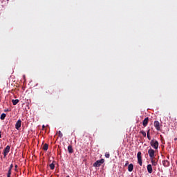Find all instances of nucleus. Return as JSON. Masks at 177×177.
Wrapping results in <instances>:
<instances>
[{"label":"nucleus","instance_id":"423d86ee","mask_svg":"<svg viewBox=\"0 0 177 177\" xmlns=\"http://www.w3.org/2000/svg\"><path fill=\"white\" fill-rule=\"evenodd\" d=\"M154 153H155L154 149H151V148H150V149L148 150V154H149L150 158H155V157H154Z\"/></svg>","mask_w":177,"mask_h":177},{"label":"nucleus","instance_id":"4468645a","mask_svg":"<svg viewBox=\"0 0 177 177\" xmlns=\"http://www.w3.org/2000/svg\"><path fill=\"white\" fill-rule=\"evenodd\" d=\"M12 102L13 106H16V104H17V103H19V100H12Z\"/></svg>","mask_w":177,"mask_h":177},{"label":"nucleus","instance_id":"6ab92c4d","mask_svg":"<svg viewBox=\"0 0 177 177\" xmlns=\"http://www.w3.org/2000/svg\"><path fill=\"white\" fill-rule=\"evenodd\" d=\"M140 133H142V136H144V138H146V131L142 130L140 131Z\"/></svg>","mask_w":177,"mask_h":177},{"label":"nucleus","instance_id":"c85d7f7f","mask_svg":"<svg viewBox=\"0 0 177 177\" xmlns=\"http://www.w3.org/2000/svg\"><path fill=\"white\" fill-rule=\"evenodd\" d=\"M174 140H177V138H175Z\"/></svg>","mask_w":177,"mask_h":177},{"label":"nucleus","instance_id":"7c9ffc66","mask_svg":"<svg viewBox=\"0 0 177 177\" xmlns=\"http://www.w3.org/2000/svg\"><path fill=\"white\" fill-rule=\"evenodd\" d=\"M5 111H8V110H6Z\"/></svg>","mask_w":177,"mask_h":177},{"label":"nucleus","instance_id":"9b49d317","mask_svg":"<svg viewBox=\"0 0 177 177\" xmlns=\"http://www.w3.org/2000/svg\"><path fill=\"white\" fill-rule=\"evenodd\" d=\"M155 158H150L151 159V162L152 164V165L153 167H156V165H157V162L156 161V160L154 159Z\"/></svg>","mask_w":177,"mask_h":177},{"label":"nucleus","instance_id":"a211bd4d","mask_svg":"<svg viewBox=\"0 0 177 177\" xmlns=\"http://www.w3.org/2000/svg\"><path fill=\"white\" fill-rule=\"evenodd\" d=\"M10 175H12V169H8L7 177H10Z\"/></svg>","mask_w":177,"mask_h":177},{"label":"nucleus","instance_id":"f03ea898","mask_svg":"<svg viewBox=\"0 0 177 177\" xmlns=\"http://www.w3.org/2000/svg\"><path fill=\"white\" fill-rule=\"evenodd\" d=\"M137 158H138V163L139 164V165H140V167H142V165H143V162L142 161V152L140 151L138 152Z\"/></svg>","mask_w":177,"mask_h":177},{"label":"nucleus","instance_id":"0eeeda50","mask_svg":"<svg viewBox=\"0 0 177 177\" xmlns=\"http://www.w3.org/2000/svg\"><path fill=\"white\" fill-rule=\"evenodd\" d=\"M21 127V120H19L18 121H17L15 124V128L16 129H17V131H19V129H20Z\"/></svg>","mask_w":177,"mask_h":177},{"label":"nucleus","instance_id":"ddd939ff","mask_svg":"<svg viewBox=\"0 0 177 177\" xmlns=\"http://www.w3.org/2000/svg\"><path fill=\"white\" fill-rule=\"evenodd\" d=\"M162 164H163L164 167H169V161H168L167 160H163Z\"/></svg>","mask_w":177,"mask_h":177},{"label":"nucleus","instance_id":"2eb2a0df","mask_svg":"<svg viewBox=\"0 0 177 177\" xmlns=\"http://www.w3.org/2000/svg\"><path fill=\"white\" fill-rule=\"evenodd\" d=\"M6 118V113H2L0 116L1 120H5Z\"/></svg>","mask_w":177,"mask_h":177},{"label":"nucleus","instance_id":"4be33fe9","mask_svg":"<svg viewBox=\"0 0 177 177\" xmlns=\"http://www.w3.org/2000/svg\"><path fill=\"white\" fill-rule=\"evenodd\" d=\"M149 140H151V136L150 135L147 136Z\"/></svg>","mask_w":177,"mask_h":177},{"label":"nucleus","instance_id":"dca6fc26","mask_svg":"<svg viewBox=\"0 0 177 177\" xmlns=\"http://www.w3.org/2000/svg\"><path fill=\"white\" fill-rule=\"evenodd\" d=\"M43 150H44V151H48V144H44L43 146Z\"/></svg>","mask_w":177,"mask_h":177},{"label":"nucleus","instance_id":"393cba45","mask_svg":"<svg viewBox=\"0 0 177 177\" xmlns=\"http://www.w3.org/2000/svg\"><path fill=\"white\" fill-rule=\"evenodd\" d=\"M149 135H150V129H149V130L147 131V136H149Z\"/></svg>","mask_w":177,"mask_h":177},{"label":"nucleus","instance_id":"1a4fd4ad","mask_svg":"<svg viewBox=\"0 0 177 177\" xmlns=\"http://www.w3.org/2000/svg\"><path fill=\"white\" fill-rule=\"evenodd\" d=\"M149 124V118H146L145 119H144V120L142 121V125L143 127H147V124Z\"/></svg>","mask_w":177,"mask_h":177},{"label":"nucleus","instance_id":"f8f14e48","mask_svg":"<svg viewBox=\"0 0 177 177\" xmlns=\"http://www.w3.org/2000/svg\"><path fill=\"white\" fill-rule=\"evenodd\" d=\"M128 171L129 172H132V171H133V164L131 163L130 165H129Z\"/></svg>","mask_w":177,"mask_h":177},{"label":"nucleus","instance_id":"f3484780","mask_svg":"<svg viewBox=\"0 0 177 177\" xmlns=\"http://www.w3.org/2000/svg\"><path fill=\"white\" fill-rule=\"evenodd\" d=\"M57 133H58L59 138H63V133L61 131H57Z\"/></svg>","mask_w":177,"mask_h":177},{"label":"nucleus","instance_id":"a878e982","mask_svg":"<svg viewBox=\"0 0 177 177\" xmlns=\"http://www.w3.org/2000/svg\"><path fill=\"white\" fill-rule=\"evenodd\" d=\"M128 164H129V162L126 161V163H125V165H124V167H127V165H128Z\"/></svg>","mask_w":177,"mask_h":177},{"label":"nucleus","instance_id":"5701e85b","mask_svg":"<svg viewBox=\"0 0 177 177\" xmlns=\"http://www.w3.org/2000/svg\"><path fill=\"white\" fill-rule=\"evenodd\" d=\"M17 167H18L17 165H15V171L16 172H17Z\"/></svg>","mask_w":177,"mask_h":177},{"label":"nucleus","instance_id":"6e6552de","mask_svg":"<svg viewBox=\"0 0 177 177\" xmlns=\"http://www.w3.org/2000/svg\"><path fill=\"white\" fill-rule=\"evenodd\" d=\"M147 169L149 174H153V167L151 165H147Z\"/></svg>","mask_w":177,"mask_h":177},{"label":"nucleus","instance_id":"7ed1b4c3","mask_svg":"<svg viewBox=\"0 0 177 177\" xmlns=\"http://www.w3.org/2000/svg\"><path fill=\"white\" fill-rule=\"evenodd\" d=\"M153 127L156 128V131H161V127H162V124H160V122L156 120L153 123Z\"/></svg>","mask_w":177,"mask_h":177},{"label":"nucleus","instance_id":"aec40b11","mask_svg":"<svg viewBox=\"0 0 177 177\" xmlns=\"http://www.w3.org/2000/svg\"><path fill=\"white\" fill-rule=\"evenodd\" d=\"M50 169H55V163H51L50 165Z\"/></svg>","mask_w":177,"mask_h":177},{"label":"nucleus","instance_id":"c756f323","mask_svg":"<svg viewBox=\"0 0 177 177\" xmlns=\"http://www.w3.org/2000/svg\"><path fill=\"white\" fill-rule=\"evenodd\" d=\"M66 177H70V176H67Z\"/></svg>","mask_w":177,"mask_h":177},{"label":"nucleus","instance_id":"39448f33","mask_svg":"<svg viewBox=\"0 0 177 177\" xmlns=\"http://www.w3.org/2000/svg\"><path fill=\"white\" fill-rule=\"evenodd\" d=\"M9 151H10V146L8 145L6 147L3 149V156L4 158H6V156H8Z\"/></svg>","mask_w":177,"mask_h":177},{"label":"nucleus","instance_id":"cd10ccee","mask_svg":"<svg viewBox=\"0 0 177 177\" xmlns=\"http://www.w3.org/2000/svg\"><path fill=\"white\" fill-rule=\"evenodd\" d=\"M42 128H45V125H43V126H42Z\"/></svg>","mask_w":177,"mask_h":177},{"label":"nucleus","instance_id":"bb28decb","mask_svg":"<svg viewBox=\"0 0 177 177\" xmlns=\"http://www.w3.org/2000/svg\"><path fill=\"white\" fill-rule=\"evenodd\" d=\"M1 138H2V134H1V132L0 131V139H1Z\"/></svg>","mask_w":177,"mask_h":177},{"label":"nucleus","instance_id":"b1692460","mask_svg":"<svg viewBox=\"0 0 177 177\" xmlns=\"http://www.w3.org/2000/svg\"><path fill=\"white\" fill-rule=\"evenodd\" d=\"M13 168V164H11L8 169H12Z\"/></svg>","mask_w":177,"mask_h":177},{"label":"nucleus","instance_id":"f257e3e1","mask_svg":"<svg viewBox=\"0 0 177 177\" xmlns=\"http://www.w3.org/2000/svg\"><path fill=\"white\" fill-rule=\"evenodd\" d=\"M150 145L156 150H157V149H158V141H157L156 140H151Z\"/></svg>","mask_w":177,"mask_h":177},{"label":"nucleus","instance_id":"412c9836","mask_svg":"<svg viewBox=\"0 0 177 177\" xmlns=\"http://www.w3.org/2000/svg\"><path fill=\"white\" fill-rule=\"evenodd\" d=\"M105 157L106 158H110V153L108 152L105 153Z\"/></svg>","mask_w":177,"mask_h":177},{"label":"nucleus","instance_id":"20e7f679","mask_svg":"<svg viewBox=\"0 0 177 177\" xmlns=\"http://www.w3.org/2000/svg\"><path fill=\"white\" fill-rule=\"evenodd\" d=\"M103 163H104V159H100L93 163V166L95 167H100V165H102Z\"/></svg>","mask_w":177,"mask_h":177},{"label":"nucleus","instance_id":"9d476101","mask_svg":"<svg viewBox=\"0 0 177 177\" xmlns=\"http://www.w3.org/2000/svg\"><path fill=\"white\" fill-rule=\"evenodd\" d=\"M68 153H70V154H73V153H74V150L73 149V146L68 145Z\"/></svg>","mask_w":177,"mask_h":177}]
</instances>
